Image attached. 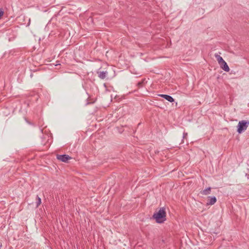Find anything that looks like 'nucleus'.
Here are the masks:
<instances>
[{
	"instance_id": "1",
	"label": "nucleus",
	"mask_w": 249,
	"mask_h": 249,
	"mask_svg": "<svg viewBox=\"0 0 249 249\" xmlns=\"http://www.w3.org/2000/svg\"><path fill=\"white\" fill-rule=\"evenodd\" d=\"M166 213L164 207L160 208L158 211L153 215V218L156 220L158 223H163L166 220Z\"/></svg>"
},
{
	"instance_id": "2",
	"label": "nucleus",
	"mask_w": 249,
	"mask_h": 249,
	"mask_svg": "<svg viewBox=\"0 0 249 249\" xmlns=\"http://www.w3.org/2000/svg\"><path fill=\"white\" fill-rule=\"evenodd\" d=\"M249 125V121L248 120H242L239 121L237 126V131L238 133L241 134L244 131H245Z\"/></svg>"
},
{
	"instance_id": "3",
	"label": "nucleus",
	"mask_w": 249,
	"mask_h": 249,
	"mask_svg": "<svg viewBox=\"0 0 249 249\" xmlns=\"http://www.w3.org/2000/svg\"><path fill=\"white\" fill-rule=\"evenodd\" d=\"M56 158L59 160H60L62 162H67L68 160L72 159V158L69 156L68 155L64 154V155H57Z\"/></svg>"
},
{
	"instance_id": "4",
	"label": "nucleus",
	"mask_w": 249,
	"mask_h": 249,
	"mask_svg": "<svg viewBox=\"0 0 249 249\" xmlns=\"http://www.w3.org/2000/svg\"><path fill=\"white\" fill-rule=\"evenodd\" d=\"M216 198L215 196H208L207 205H213L216 202Z\"/></svg>"
},
{
	"instance_id": "5",
	"label": "nucleus",
	"mask_w": 249,
	"mask_h": 249,
	"mask_svg": "<svg viewBox=\"0 0 249 249\" xmlns=\"http://www.w3.org/2000/svg\"><path fill=\"white\" fill-rule=\"evenodd\" d=\"M97 73L98 77L101 79H104L107 74V71H97Z\"/></svg>"
},
{
	"instance_id": "6",
	"label": "nucleus",
	"mask_w": 249,
	"mask_h": 249,
	"mask_svg": "<svg viewBox=\"0 0 249 249\" xmlns=\"http://www.w3.org/2000/svg\"><path fill=\"white\" fill-rule=\"evenodd\" d=\"M159 96L164 98L165 99H166V100H167L168 101H169L171 103L174 102L175 101L174 99L172 96H171L169 95L159 94Z\"/></svg>"
},
{
	"instance_id": "7",
	"label": "nucleus",
	"mask_w": 249,
	"mask_h": 249,
	"mask_svg": "<svg viewBox=\"0 0 249 249\" xmlns=\"http://www.w3.org/2000/svg\"><path fill=\"white\" fill-rule=\"evenodd\" d=\"M219 65L221 68L225 71L228 72L230 71V68L224 60Z\"/></svg>"
},
{
	"instance_id": "8",
	"label": "nucleus",
	"mask_w": 249,
	"mask_h": 249,
	"mask_svg": "<svg viewBox=\"0 0 249 249\" xmlns=\"http://www.w3.org/2000/svg\"><path fill=\"white\" fill-rule=\"evenodd\" d=\"M211 188L210 187H208L206 189L200 191V194L202 195H208L211 194Z\"/></svg>"
},
{
	"instance_id": "9",
	"label": "nucleus",
	"mask_w": 249,
	"mask_h": 249,
	"mask_svg": "<svg viewBox=\"0 0 249 249\" xmlns=\"http://www.w3.org/2000/svg\"><path fill=\"white\" fill-rule=\"evenodd\" d=\"M145 83H146L145 79H143L137 83V87L139 89L142 88Z\"/></svg>"
},
{
	"instance_id": "10",
	"label": "nucleus",
	"mask_w": 249,
	"mask_h": 249,
	"mask_svg": "<svg viewBox=\"0 0 249 249\" xmlns=\"http://www.w3.org/2000/svg\"><path fill=\"white\" fill-rule=\"evenodd\" d=\"M214 56L216 58V60L218 61L219 64H221V63L224 61L222 57H221L220 55H219L217 53H215L214 54Z\"/></svg>"
},
{
	"instance_id": "11",
	"label": "nucleus",
	"mask_w": 249,
	"mask_h": 249,
	"mask_svg": "<svg viewBox=\"0 0 249 249\" xmlns=\"http://www.w3.org/2000/svg\"><path fill=\"white\" fill-rule=\"evenodd\" d=\"M36 207H38L41 204V198L38 196H36Z\"/></svg>"
},
{
	"instance_id": "12",
	"label": "nucleus",
	"mask_w": 249,
	"mask_h": 249,
	"mask_svg": "<svg viewBox=\"0 0 249 249\" xmlns=\"http://www.w3.org/2000/svg\"><path fill=\"white\" fill-rule=\"evenodd\" d=\"M187 135V133L184 132L183 134V139H186Z\"/></svg>"
},
{
	"instance_id": "13",
	"label": "nucleus",
	"mask_w": 249,
	"mask_h": 249,
	"mask_svg": "<svg viewBox=\"0 0 249 249\" xmlns=\"http://www.w3.org/2000/svg\"><path fill=\"white\" fill-rule=\"evenodd\" d=\"M3 11L2 9H0V18H1V17L3 15Z\"/></svg>"
}]
</instances>
